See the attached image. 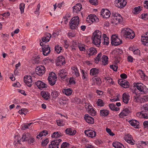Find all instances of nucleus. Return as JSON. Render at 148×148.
Returning a JSON list of instances; mask_svg holds the SVG:
<instances>
[{"label":"nucleus","mask_w":148,"mask_h":148,"mask_svg":"<svg viewBox=\"0 0 148 148\" xmlns=\"http://www.w3.org/2000/svg\"><path fill=\"white\" fill-rule=\"evenodd\" d=\"M84 133L86 135L91 138H93L96 136V133L95 132L92 130H88L84 131Z\"/></svg>","instance_id":"nucleus-18"},{"label":"nucleus","mask_w":148,"mask_h":148,"mask_svg":"<svg viewBox=\"0 0 148 148\" xmlns=\"http://www.w3.org/2000/svg\"><path fill=\"white\" fill-rule=\"evenodd\" d=\"M72 69L74 71V73H75L77 77L79 76V75L78 70L77 68L75 66L72 67Z\"/></svg>","instance_id":"nucleus-44"},{"label":"nucleus","mask_w":148,"mask_h":148,"mask_svg":"<svg viewBox=\"0 0 148 148\" xmlns=\"http://www.w3.org/2000/svg\"><path fill=\"white\" fill-rule=\"evenodd\" d=\"M68 73L67 71L65 69L60 70L58 73V75L62 78L64 79L67 75Z\"/></svg>","instance_id":"nucleus-24"},{"label":"nucleus","mask_w":148,"mask_h":148,"mask_svg":"<svg viewBox=\"0 0 148 148\" xmlns=\"http://www.w3.org/2000/svg\"><path fill=\"white\" fill-rule=\"evenodd\" d=\"M142 7L141 6H138L135 8L133 10V12L135 14H137L140 13L142 10Z\"/></svg>","instance_id":"nucleus-34"},{"label":"nucleus","mask_w":148,"mask_h":148,"mask_svg":"<svg viewBox=\"0 0 148 148\" xmlns=\"http://www.w3.org/2000/svg\"><path fill=\"white\" fill-rule=\"evenodd\" d=\"M32 124V123H30L28 124H24L21 126V129L23 130H25L29 128V127Z\"/></svg>","instance_id":"nucleus-42"},{"label":"nucleus","mask_w":148,"mask_h":148,"mask_svg":"<svg viewBox=\"0 0 148 148\" xmlns=\"http://www.w3.org/2000/svg\"><path fill=\"white\" fill-rule=\"evenodd\" d=\"M73 9V12L77 13L78 12L80 11L82 8V5L80 3H78L74 6Z\"/></svg>","instance_id":"nucleus-26"},{"label":"nucleus","mask_w":148,"mask_h":148,"mask_svg":"<svg viewBox=\"0 0 148 148\" xmlns=\"http://www.w3.org/2000/svg\"><path fill=\"white\" fill-rule=\"evenodd\" d=\"M55 51L58 53H60L62 50V47L58 45H56L55 47Z\"/></svg>","instance_id":"nucleus-41"},{"label":"nucleus","mask_w":148,"mask_h":148,"mask_svg":"<svg viewBox=\"0 0 148 148\" xmlns=\"http://www.w3.org/2000/svg\"><path fill=\"white\" fill-rule=\"evenodd\" d=\"M61 136V134H60L58 132H53L51 136V137L53 138H57Z\"/></svg>","instance_id":"nucleus-46"},{"label":"nucleus","mask_w":148,"mask_h":148,"mask_svg":"<svg viewBox=\"0 0 148 148\" xmlns=\"http://www.w3.org/2000/svg\"><path fill=\"white\" fill-rule=\"evenodd\" d=\"M30 137V134L28 133H24L23 134L22 137L20 139H18L17 140V142L19 143V144H21V142H23L25 141H28V139Z\"/></svg>","instance_id":"nucleus-15"},{"label":"nucleus","mask_w":148,"mask_h":148,"mask_svg":"<svg viewBox=\"0 0 148 148\" xmlns=\"http://www.w3.org/2000/svg\"><path fill=\"white\" fill-rule=\"evenodd\" d=\"M40 95L42 97L46 100H48L50 97L49 93L47 91H42L40 92Z\"/></svg>","instance_id":"nucleus-23"},{"label":"nucleus","mask_w":148,"mask_h":148,"mask_svg":"<svg viewBox=\"0 0 148 148\" xmlns=\"http://www.w3.org/2000/svg\"><path fill=\"white\" fill-rule=\"evenodd\" d=\"M92 79L93 81H96L97 82L96 84L98 85H99L101 83V79L99 77H95L92 78Z\"/></svg>","instance_id":"nucleus-45"},{"label":"nucleus","mask_w":148,"mask_h":148,"mask_svg":"<svg viewBox=\"0 0 148 148\" xmlns=\"http://www.w3.org/2000/svg\"><path fill=\"white\" fill-rule=\"evenodd\" d=\"M137 88L141 92V93L146 94L148 92V90L146 86L142 83L136 84Z\"/></svg>","instance_id":"nucleus-5"},{"label":"nucleus","mask_w":148,"mask_h":148,"mask_svg":"<svg viewBox=\"0 0 148 148\" xmlns=\"http://www.w3.org/2000/svg\"><path fill=\"white\" fill-rule=\"evenodd\" d=\"M40 62V57L39 56L35 57L33 60V63L34 64H38Z\"/></svg>","instance_id":"nucleus-38"},{"label":"nucleus","mask_w":148,"mask_h":148,"mask_svg":"<svg viewBox=\"0 0 148 148\" xmlns=\"http://www.w3.org/2000/svg\"><path fill=\"white\" fill-rule=\"evenodd\" d=\"M58 95V92L56 90H54L51 92V96L54 98H56Z\"/></svg>","instance_id":"nucleus-39"},{"label":"nucleus","mask_w":148,"mask_h":148,"mask_svg":"<svg viewBox=\"0 0 148 148\" xmlns=\"http://www.w3.org/2000/svg\"><path fill=\"white\" fill-rule=\"evenodd\" d=\"M124 139L128 143L132 145H134L135 144V141L133 140L132 135L128 134L124 137Z\"/></svg>","instance_id":"nucleus-11"},{"label":"nucleus","mask_w":148,"mask_h":148,"mask_svg":"<svg viewBox=\"0 0 148 148\" xmlns=\"http://www.w3.org/2000/svg\"><path fill=\"white\" fill-rule=\"evenodd\" d=\"M105 79L107 80L110 84H113L114 82H113L112 79L110 77H105Z\"/></svg>","instance_id":"nucleus-52"},{"label":"nucleus","mask_w":148,"mask_h":148,"mask_svg":"<svg viewBox=\"0 0 148 148\" xmlns=\"http://www.w3.org/2000/svg\"><path fill=\"white\" fill-rule=\"evenodd\" d=\"M108 58L107 56H103L102 58V64L104 65L107 64L108 63Z\"/></svg>","instance_id":"nucleus-36"},{"label":"nucleus","mask_w":148,"mask_h":148,"mask_svg":"<svg viewBox=\"0 0 148 148\" xmlns=\"http://www.w3.org/2000/svg\"><path fill=\"white\" fill-rule=\"evenodd\" d=\"M42 136H45L48 134L47 131L46 130H44L40 133Z\"/></svg>","instance_id":"nucleus-62"},{"label":"nucleus","mask_w":148,"mask_h":148,"mask_svg":"<svg viewBox=\"0 0 148 148\" xmlns=\"http://www.w3.org/2000/svg\"><path fill=\"white\" fill-rule=\"evenodd\" d=\"M127 60L129 62H132L133 61V58L131 56H129L127 57Z\"/></svg>","instance_id":"nucleus-64"},{"label":"nucleus","mask_w":148,"mask_h":148,"mask_svg":"<svg viewBox=\"0 0 148 148\" xmlns=\"http://www.w3.org/2000/svg\"><path fill=\"white\" fill-rule=\"evenodd\" d=\"M24 82L29 87H30L32 85V80L31 76L26 75L24 78Z\"/></svg>","instance_id":"nucleus-14"},{"label":"nucleus","mask_w":148,"mask_h":148,"mask_svg":"<svg viewBox=\"0 0 148 148\" xmlns=\"http://www.w3.org/2000/svg\"><path fill=\"white\" fill-rule=\"evenodd\" d=\"M110 69H112L114 71H117L118 69V66L117 64L114 65H110Z\"/></svg>","instance_id":"nucleus-47"},{"label":"nucleus","mask_w":148,"mask_h":148,"mask_svg":"<svg viewBox=\"0 0 148 148\" xmlns=\"http://www.w3.org/2000/svg\"><path fill=\"white\" fill-rule=\"evenodd\" d=\"M27 142L30 144H33L35 142V140L34 138L32 137L29 138L28 139Z\"/></svg>","instance_id":"nucleus-49"},{"label":"nucleus","mask_w":148,"mask_h":148,"mask_svg":"<svg viewBox=\"0 0 148 148\" xmlns=\"http://www.w3.org/2000/svg\"><path fill=\"white\" fill-rule=\"evenodd\" d=\"M112 145L115 148H125L123 144L119 142H114Z\"/></svg>","instance_id":"nucleus-30"},{"label":"nucleus","mask_w":148,"mask_h":148,"mask_svg":"<svg viewBox=\"0 0 148 148\" xmlns=\"http://www.w3.org/2000/svg\"><path fill=\"white\" fill-rule=\"evenodd\" d=\"M79 22V17L77 16H74L69 22L70 28L71 29H77Z\"/></svg>","instance_id":"nucleus-3"},{"label":"nucleus","mask_w":148,"mask_h":148,"mask_svg":"<svg viewBox=\"0 0 148 148\" xmlns=\"http://www.w3.org/2000/svg\"><path fill=\"white\" fill-rule=\"evenodd\" d=\"M141 40L143 45L148 46V32L141 36Z\"/></svg>","instance_id":"nucleus-16"},{"label":"nucleus","mask_w":148,"mask_h":148,"mask_svg":"<svg viewBox=\"0 0 148 148\" xmlns=\"http://www.w3.org/2000/svg\"><path fill=\"white\" fill-rule=\"evenodd\" d=\"M119 84L124 88H127L129 87V83L127 81H123L122 79H120L118 81Z\"/></svg>","instance_id":"nucleus-20"},{"label":"nucleus","mask_w":148,"mask_h":148,"mask_svg":"<svg viewBox=\"0 0 148 148\" xmlns=\"http://www.w3.org/2000/svg\"><path fill=\"white\" fill-rule=\"evenodd\" d=\"M35 84L38 87V88L41 90L43 88L47 87L46 84L40 81H38L36 82Z\"/></svg>","instance_id":"nucleus-25"},{"label":"nucleus","mask_w":148,"mask_h":148,"mask_svg":"<svg viewBox=\"0 0 148 148\" xmlns=\"http://www.w3.org/2000/svg\"><path fill=\"white\" fill-rule=\"evenodd\" d=\"M121 33L125 37L130 39H133L135 36L134 32L129 28L122 30Z\"/></svg>","instance_id":"nucleus-4"},{"label":"nucleus","mask_w":148,"mask_h":148,"mask_svg":"<svg viewBox=\"0 0 148 148\" xmlns=\"http://www.w3.org/2000/svg\"><path fill=\"white\" fill-rule=\"evenodd\" d=\"M89 55H94L96 54L97 52V50L95 48L91 47L89 49Z\"/></svg>","instance_id":"nucleus-35"},{"label":"nucleus","mask_w":148,"mask_h":148,"mask_svg":"<svg viewBox=\"0 0 148 148\" xmlns=\"http://www.w3.org/2000/svg\"><path fill=\"white\" fill-rule=\"evenodd\" d=\"M99 18L95 14L88 15L86 18V22L90 24L95 22H98Z\"/></svg>","instance_id":"nucleus-7"},{"label":"nucleus","mask_w":148,"mask_h":148,"mask_svg":"<svg viewBox=\"0 0 148 148\" xmlns=\"http://www.w3.org/2000/svg\"><path fill=\"white\" fill-rule=\"evenodd\" d=\"M48 142L49 140L48 139L46 138L42 142V145H43L44 146H45L48 143Z\"/></svg>","instance_id":"nucleus-58"},{"label":"nucleus","mask_w":148,"mask_h":148,"mask_svg":"<svg viewBox=\"0 0 148 148\" xmlns=\"http://www.w3.org/2000/svg\"><path fill=\"white\" fill-rule=\"evenodd\" d=\"M65 132L67 134L73 136L75 134L76 131L75 130H73L72 129L69 128L66 129Z\"/></svg>","instance_id":"nucleus-28"},{"label":"nucleus","mask_w":148,"mask_h":148,"mask_svg":"<svg viewBox=\"0 0 148 148\" xmlns=\"http://www.w3.org/2000/svg\"><path fill=\"white\" fill-rule=\"evenodd\" d=\"M25 4L24 3H21L20 5V9L21 13L24 12V10L25 8Z\"/></svg>","instance_id":"nucleus-48"},{"label":"nucleus","mask_w":148,"mask_h":148,"mask_svg":"<svg viewBox=\"0 0 148 148\" xmlns=\"http://www.w3.org/2000/svg\"><path fill=\"white\" fill-rule=\"evenodd\" d=\"M127 3L126 0H116L115 5L116 7L122 8L126 5Z\"/></svg>","instance_id":"nucleus-10"},{"label":"nucleus","mask_w":148,"mask_h":148,"mask_svg":"<svg viewBox=\"0 0 148 148\" xmlns=\"http://www.w3.org/2000/svg\"><path fill=\"white\" fill-rule=\"evenodd\" d=\"M69 144L66 142H64L62 143L61 146V148H65L67 147Z\"/></svg>","instance_id":"nucleus-60"},{"label":"nucleus","mask_w":148,"mask_h":148,"mask_svg":"<svg viewBox=\"0 0 148 148\" xmlns=\"http://www.w3.org/2000/svg\"><path fill=\"white\" fill-rule=\"evenodd\" d=\"M72 90L71 89L69 88L67 89H64L63 92L66 95L68 96L71 95L72 93Z\"/></svg>","instance_id":"nucleus-37"},{"label":"nucleus","mask_w":148,"mask_h":148,"mask_svg":"<svg viewBox=\"0 0 148 148\" xmlns=\"http://www.w3.org/2000/svg\"><path fill=\"white\" fill-rule=\"evenodd\" d=\"M84 119L86 122L92 124L94 123V119L88 114L85 115Z\"/></svg>","instance_id":"nucleus-22"},{"label":"nucleus","mask_w":148,"mask_h":148,"mask_svg":"<svg viewBox=\"0 0 148 148\" xmlns=\"http://www.w3.org/2000/svg\"><path fill=\"white\" fill-rule=\"evenodd\" d=\"M45 67L43 66H38L36 68L35 72L39 75H42L45 73Z\"/></svg>","instance_id":"nucleus-8"},{"label":"nucleus","mask_w":148,"mask_h":148,"mask_svg":"<svg viewBox=\"0 0 148 148\" xmlns=\"http://www.w3.org/2000/svg\"><path fill=\"white\" fill-rule=\"evenodd\" d=\"M143 107L145 112H147L148 111V104H144L143 106Z\"/></svg>","instance_id":"nucleus-59"},{"label":"nucleus","mask_w":148,"mask_h":148,"mask_svg":"<svg viewBox=\"0 0 148 148\" xmlns=\"http://www.w3.org/2000/svg\"><path fill=\"white\" fill-rule=\"evenodd\" d=\"M89 2L92 5H96L98 4L97 0H89Z\"/></svg>","instance_id":"nucleus-51"},{"label":"nucleus","mask_w":148,"mask_h":148,"mask_svg":"<svg viewBox=\"0 0 148 148\" xmlns=\"http://www.w3.org/2000/svg\"><path fill=\"white\" fill-rule=\"evenodd\" d=\"M42 53L44 56H47L49 54L51 50L49 45H44L42 49Z\"/></svg>","instance_id":"nucleus-13"},{"label":"nucleus","mask_w":148,"mask_h":148,"mask_svg":"<svg viewBox=\"0 0 148 148\" xmlns=\"http://www.w3.org/2000/svg\"><path fill=\"white\" fill-rule=\"evenodd\" d=\"M134 100L135 102H138L139 101H140V98L139 97L137 96L136 94V95L134 96Z\"/></svg>","instance_id":"nucleus-50"},{"label":"nucleus","mask_w":148,"mask_h":148,"mask_svg":"<svg viewBox=\"0 0 148 148\" xmlns=\"http://www.w3.org/2000/svg\"><path fill=\"white\" fill-rule=\"evenodd\" d=\"M99 73V70L98 69L93 68L90 70V74L92 75H97Z\"/></svg>","instance_id":"nucleus-32"},{"label":"nucleus","mask_w":148,"mask_h":148,"mask_svg":"<svg viewBox=\"0 0 148 148\" xmlns=\"http://www.w3.org/2000/svg\"><path fill=\"white\" fill-rule=\"evenodd\" d=\"M40 4L39 3L37 5V8L36 9V10L34 11V13L35 14H36V12H38V15H39V11L40 10Z\"/></svg>","instance_id":"nucleus-55"},{"label":"nucleus","mask_w":148,"mask_h":148,"mask_svg":"<svg viewBox=\"0 0 148 148\" xmlns=\"http://www.w3.org/2000/svg\"><path fill=\"white\" fill-rule=\"evenodd\" d=\"M57 125L60 126L64 125L65 123L62 120H58L56 121Z\"/></svg>","instance_id":"nucleus-40"},{"label":"nucleus","mask_w":148,"mask_h":148,"mask_svg":"<svg viewBox=\"0 0 148 148\" xmlns=\"http://www.w3.org/2000/svg\"><path fill=\"white\" fill-rule=\"evenodd\" d=\"M115 107H116L115 105L113 103L110 104L109 105V108L112 110H114V109H115Z\"/></svg>","instance_id":"nucleus-61"},{"label":"nucleus","mask_w":148,"mask_h":148,"mask_svg":"<svg viewBox=\"0 0 148 148\" xmlns=\"http://www.w3.org/2000/svg\"><path fill=\"white\" fill-rule=\"evenodd\" d=\"M111 43L112 45L117 46L122 43V41L115 35H112L111 37Z\"/></svg>","instance_id":"nucleus-6"},{"label":"nucleus","mask_w":148,"mask_h":148,"mask_svg":"<svg viewBox=\"0 0 148 148\" xmlns=\"http://www.w3.org/2000/svg\"><path fill=\"white\" fill-rule=\"evenodd\" d=\"M132 51H133L134 53L135 54H139L140 55V51L138 49H136L134 51H133V49H132Z\"/></svg>","instance_id":"nucleus-57"},{"label":"nucleus","mask_w":148,"mask_h":148,"mask_svg":"<svg viewBox=\"0 0 148 148\" xmlns=\"http://www.w3.org/2000/svg\"><path fill=\"white\" fill-rule=\"evenodd\" d=\"M97 104L98 106L102 107L104 106V103L102 99H98L97 102Z\"/></svg>","instance_id":"nucleus-43"},{"label":"nucleus","mask_w":148,"mask_h":148,"mask_svg":"<svg viewBox=\"0 0 148 148\" xmlns=\"http://www.w3.org/2000/svg\"><path fill=\"white\" fill-rule=\"evenodd\" d=\"M56 76L53 75L49 76L48 78V80L49 81V84L51 86L54 85L55 84L56 81Z\"/></svg>","instance_id":"nucleus-19"},{"label":"nucleus","mask_w":148,"mask_h":148,"mask_svg":"<svg viewBox=\"0 0 148 148\" xmlns=\"http://www.w3.org/2000/svg\"><path fill=\"white\" fill-rule=\"evenodd\" d=\"M106 131L110 136H113L114 135V134L112 132L111 130L109 128H106Z\"/></svg>","instance_id":"nucleus-53"},{"label":"nucleus","mask_w":148,"mask_h":148,"mask_svg":"<svg viewBox=\"0 0 148 148\" xmlns=\"http://www.w3.org/2000/svg\"><path fill=\"white\" fill-rule=\"evenodd\" d=\"M101 116L102 117H105L109 114V111L107 110H100Z\"/></svg>","instance_id":"nucleus-33"},{"label":"nucleus","mask_w":148,"mask_h":148,"mask_svg":"<svg viewBox=\"0 0 148 148\" xmlns=\"http://www.w3.org/2000/svg\"><path fill=\"white\" fill-rule=\"evenodd\" d=\"M130 112V110L128 108H126L122 110L119 116L120 117L123 118L124 116L127 115Z\"/></svg>","instance_id":"nucleus-21"},{"label":"nucleus","mask_w":148,"mask_h":148,"mask_svg":"<svg viewBox=\"0 0 148 148\" xmlns=\"http://www.w3.org/2000/svg\"><path fill=\"white\" fill-rule=\"evenodd\" d=\"M141 18L144 20L147 19L148 18V14H142L141 15Z\"/></svg>","instance_id":"nucleus-56"},{"label":"nucleus","mask_w":148,"mask_h":148,"mask_svg":"<svg viewBox=\"0 0 148 148\" xmlns=\"http://www.w3.org/2000/svg\"><path fill=\"white\" fill-rule=\"evenodd\" d=\"M45 37L47 38L46 41H49L51 37V35L49 33H47Z\"/></svg>","instance_id":"nucleus-63"},{"label":"nucleus","mask_w":148,"mask_h":148,"mask_svg":"<svg viewBox=\"0 0 148 148\" xmlns=\"http://www.w3.org/2000/svg\"><path fill=\"white\" fill-rule=\"evenodd\" d=\"M129 95L124 93L122 95L123 101L126 104L127 103L129 100Z\"/></svg>","instance_id":"nucleus-29"},{"label":"nucleus","mask_w":148,"mask_h":148,"mask_svg":"<svg viewBox=\"0 0 148 148\" xmlns=\"http://www.w3.org/2000/svg\"><path fill=\"white\" fill-rule=\"evenodd\" d=\"M65 58L62 56L58 57L56 60V64L57 65L60 66L65 64Z\"/></svg>","instance_id":"nucleus-12"},{"label":"nucleus","mask_w":148,"mask_h":148,"mask_svg":"<svg viewBox=\"0 0 148 148\" xmlns=\"http://www.w3.org/2000/svg\"><path fill=\"white\" fill-rule=\"evenodd\" d=\"M102 34L99 30L95 31L93 33L92 39V42L96 45H100L101 43Z\"/></svg>","instance_id":"nucleus-1"},{"label":"nucleus","mask_w":148,"mask_h":148,"mask_svg":"<svg viewBox=\"0 0 148 148\" xmlns=\"http://www.w3.org/2000/svg\"><path fill=\"white\" fill-rule=\"evenodd\" d=\"M88 112L91 115L94 116L96 115V114L95 111L92 108L91 106H88Z\"/></svg>","instance_id":"nucleus-31"},{"label":"nucleus","mask_w":148,"mask_h":148,"mask_svg":"<svg viewBox=\"0 0 148 148\" xmlns=\"http://www.w3.org/2000/svg\"><path fill=\"white\" fill-rule=\"evenodd\" d=\"M101 15L103 18H107L110 16V12L107 9H103L101 11Z\"/></svg>","instance_id":"nucleus-17"},{"label":"nucleus","mask_w":148,"mask_h":148,"mask_svg":"<svg viewBox=\"0 0 148 148\" xmlns=\"http://www.w3.org/2000/svg\"><path fill=\"white\" fill-rule=\"evenodd\" d=\"M62 141L61 139H55L51 141L49 148H59L58 145Z\"/></svg>","instance_id":"nucleus-9"},{"label":"nucleus","mask_w":148,"mask_h":148,"mask_svg":"<svg viewBox=\"0 0 148 148\" xmlns=\"http://www.w3.org/2000/svg\"><path fill=\"white\" fill-rule=\"evenodd\" d=\"M148 100V97L147 96H144L142 98H140V101L141 102H144Z\"/></svg>","instance_id":"nucleus-54"},{"label":"nucleus","mask_w":148,"mask_h":148,"mask_svg":"<svg viewBox=\"0 0 148 148\" xmlns=\"http://www.w3.org/2000/svg\"><path fill=\"white\" fill-rule=\"evenodd\" d=\"M130 124L132 126L136 128L139 127L138 125L139 124V122L136 120H131L129 121Z\"/></svg>","instance_id":"nucleus-27"},{"label":"nucleus","mask_w":148,"mask_h":148,"mask_svg":"<svg viewBox=\"0 0 148 148\" xmlns=\"http://www.w3.org/2000/svg\"><path fill=\"white\" fill-rule=\"evenodd\" d=\"M112 15L111 21V23L113 25H116L122 22L123 18L119 14L113 12L112 13Z\"/></svg>","instance_id":"nucleus-2"}]
</instances>
